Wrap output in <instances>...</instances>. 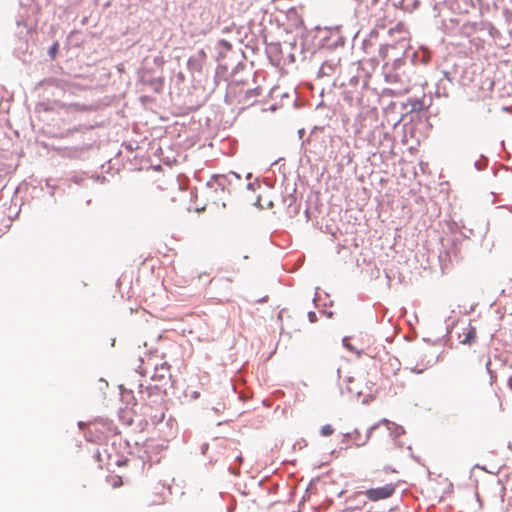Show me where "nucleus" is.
<instances>
[{
  "label": "nucleus",
  "instance_id": "2",
  "mask_svg": "<svg viewBox=\"0 0 512 512\" xmlns=\"http://www.w3.org/2000/svg\"><path fill=\"white\" fill-rule=\"evenodd\" d=\"M176 187L177 183L173 179L161 177L154 182L152 193L158 199H173Z\"/></svg>",
  "mask_w": 512,
  "mask_h": 512
},
{
  "label": "nucleus",
  "instance_id": "4",
  "mask_svg": "<svg viewBox=\"0 0 512 512\" xmlns=\"http://www.w3.org/2000/svg\"><path fill=\"white\" fill-rule=\"evenodd\" d=\"M170 366L167 363H161L155 366L154 374L151 379L154 381H163L170 378Z\"/></svg>",
  "mask_w": 512,
  "mask_h": 512
},
{
  "label": "nucleus",
  "instance_id": "11",
  "mask_svg": "<svg viewBox=\"0 0 512 512\" xmlns=\"http://www.w3.org/2000/svg\"><path fill=\"white\" fill-rule=\"evenodd\" d=\"M380 53L383 55V57H385V56H386V48H385V47H382V48L380 49Z\"/></svg>",
  "mask_w": 512,
  "mask_h": 512
},
{
  "label": "nucleus",
  "instance_id": "3",
  "mask_svg": "<svg viewBox=\"0 0 512 512\" xmlns=\"http://www.w3.org/2000/svg\"><path fill=\"white\" fill-rule=\"evenodd\" d=\"M396 491V485L394 483H387L384 486L369 488L361 494L365 495L366 498L372 502H378L391 498Z\"/></svg>",
  "mask_w": 512,
  "mask_h": 512
},
{
  "label": "nucleus",
  "instance_id": "6",
  "mask_svg": "<svg viewBox=\"0 0 512 512\" xmlns=\"http://www.w3.org/2000/svg\"><path fill=\"white\" fill-rule=\"evenodd\" d=\"M107 481L113 488H119L123 485L122 478L119 475H111L107 478Z\"/></svg>",
  "mask_w": 512,
  "mask_h": 512
},
{
  "label": "nucleus",
  "instance_id": "9",
  "mask_svg": "<svg viewBox=\"0 0 512 512\" xmlns=\"http://www.w3.org/2000/svg\"><path fill=\"white\" fill-rule=\"evenodd\" d=\"M58 43L55 42L51 48L49 49V54L51 55L52 59L56 57L57 51H58Z\"/></svg>",
  "mask_w": 512,
  "mask_h": 512
},
{
  "label": "nucleus",
  "instance_id": "12",
  "mask_svg": "<svg viewBox=\"0 0 512 512\" xmlns=\"http://www.w3.org/2000/svg\"><path fill=\"white\" fill-rule=\"evenodd\" d=\"M344 344L348 349H352L349 344L346 343V340H344Z\"/></svg>",
  "mask_w": 512,
  "mask_h": 512
},
{
  "label": "nucleus",
  "instance_id": "7",
  "mask_svg": "<svg viewBox=\"0 0 512 512\" xmlns=\"http://www.w3.org/2000/svg\"><path fill=\"white\" fill-rule=\"evenodd\" d=\"M333 433H334V429L331 425L327 424V425L322 426V428H321L322 436L328 437V436H331Z\"/></svg>",
  "mask_w": 512,
  "mask_h": 512
},
{
  "label": "nucleus",
  "instance_id": "10",
  "mask_svg": "<svg viewBox=\"0 0 512 512\" xmlns=\"http://www.w3.org/2000/svg\"><path fill=\"white\" fill-rule=\"evenodd\" d=\"M308 316L311 322L316 321V314L314 312H309Z\"/></svg>",
  "mask_w": 512,
  "mask_h": 512
},
{
  "label": "nucleus",
  "instance_id": "5",
  "mask_svg": "<svg viewBox=\"0 0 512 512\" xmlns=\"http://www.w3.org/2000/svg\"><path fill=\"white\" fill-rule=\"evenodd\" d=\"M164 502H165V500H164V497L162 495L155 494L151 498L148 499L147 505L149 507L159 506V505L164 504Z\"/></svg>",
  "mask_w": 512,
  "mask_h": 512
},
{
  "label": "nucleus",
  "instance_id": "8",
  "mask_svg": "<svg viewBox=\"0 0 512 512\" xmlns=\"http://www.w3.org/2000/svg\"><path fill=\"white\" fill-rule=\"evenodd\" d=\"M476 336V332H475V329L472 328L469 330V332L467 333L465 339L462 341L463 343H467V342H470L471 339H474Z\"/></svg>",
  "mask_w": 512,
  "mask_h": 512
},
{
  "label": "nucleus",
  "instance_id": "1",
  "mask_svg": "<svg viewBox=\"0 0 512 512\" xmlns=\"http://www.w3.org/2000/svg\"><path fill=\"white\" fill-rule=\"evenodd\" d=\"M437 362V358L430 351H418L410 360V370L421 374Z\"/></svg>",
  "mask_w": 512,
  "mask_h": 512
}]
</instances>
